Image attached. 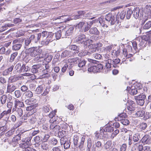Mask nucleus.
I'll list each match as a JSON object with an SVG mask.
<instances>
[{"label": "nucleus", "mask_w": 151, "mask_h": 151, "mask_svg": "<svg viewBox=\"0 0 151 151\" xmlns=\"http://www.w3.org/2000/svg\"><path fill=\"white\" fill-rule=\"evenodd\" d=\"M9 111H6V110L2 112L1 113L0 111V120L5 115L9 114Z\"/></svg>", "instance_id": "55"}, {"label": "nucleus", "mask_w": 151, "mask_h": 151, "mask_svg": "<svg viewBox=\"0 0 151 151\" xmlns=\"http://www.w3.org/2000/svg\"><path fill=\"white\" fill-rule=\"evenodd\" d=\"M42 68L41 65L38 64L34 65L32 67L31 71L34 73H36L40 72Z\"/></svg>", "instance_id": "13"}, {"label": "nucleus", "mask_w": 151, "mask_h": 151, "mask_svg": "<svg viewBox=\"0 0 151 151\" xmlns=\"http://www.w3.org/2000/svg\"><path fill=\"white\" fill-rule=\"evenodd\" d=\"M147 19V18L142 20L141 24V31L142 32H146L147 30L151 27V21H149L145 23V22Z\"/></svg>", "instance_id": "8"}, {"label": "nucleus", "mask_w": 151, "mask_h": 151, "mask_svg": "<svg viewBox=\"0 0 151 151\" xmlns=\"http://www.w3.org/2000/svg\"><path fill=\"white\" fill-rule=\"evenodd\" d=\"M67 133V132L66 131L63 130H60L58 132V135L60 138H65L64 137L66 135Z\"/></svg>", "instance_id": "29"}, {"label": "nucleus", "mask_w": 151, "mask_h": 151, "mask_svg": "<svg viewBox=\"0 0 151 151\" xmlns=\"http://www.w3.org/2000/svg\"><path fill=\"white\" fill-rule=\"evenodd\" d=\"M105 18L106 21L110 22L111 25L115 24L116 26L118 25L119 26L120 25L119 24V21L117 20L115 17L111 13H109L106 14L105 16Z\"/></svg>", "instance_id": "5"}, {"label": "nucleus", "mask_w": 151, "mask_h": 151, "mask_svg": "<svg viewBox=\"0 0 151 151\" xmlns=\"http://www.w3.org/2000/svg\"><path fill=\"white\" fill-rule=\"evenodd\" d=\"M49 142L53 145H55L58 143V141L57 139L54 138H51L49 141Z\"/></svg>", "instance_id": "50"}, {"label": "nucleus", "mask_w": 151, "mask_h": 151, "mask_svg": "<svg viewBox=\"0 0 151 151\" xmlns=\"http://www.w3.org/2000/svg\"><path fill=\"white\" fill-rule=\"evenodd\" d=\"M119 121H120L121 123L124 125H127L129 124V122L128 120L124 118H122V119H120Z\"/></svg>", "instance_id": "34"}, {"label": "nucleus", "mask_w": 151, "mask_h": 151, "mask_svg": "<svg viewBox=\"0 0 151 151\" xmlns=\"http://www.w3.org/2000/svg\"><path fill=\"white\" fill-rule=\"evenodd\" d=\"M60 143L61 145H63L64 148L67 149L69 148L70 142L66 138H61L60 139Z\"/></svg>", "instance_id": "10"}, {"label": "nucleus", "mask_w": 151, "mask_h": 151, "mask_svg": "<svg viewBox=\"0 0 151 151\" xmlns=\"http://www.w3.org/2000/svg\"><path fill=\"white\" fill-rule=\"evenodd\" d=\"M59 17H60V18H58L59 19L60 18L61 19V18H62V19L63 20V22H66L72 19L70 17H68V16L67 15L60 16Z\"/></svg>", "instance_id": "38"}, {"label": "nucleus", "mask_w": 151, "mask_h": 151, "mask_svg": "<svg viewBox=\"0 0 151 151\" xmlns=\"http://www.w3.org/2000/svg\"><path fill=\"white\" fill-rule=\"evenodd\" d=\"M138 92L137 89V88H132L129 91V93L133 95L137 94Z\"/></svg>", "instance_id": "54"}, {"label": "nucleus", "mask_w": 151, "mask_h": 151, "mask_svg": "<svg viewBox=\"0 0 151 151\" xmlns=\"http://www.w3.org/2000/svg\"><path fill=\"white\" fill-rule=\"evenodd\" d=\"M25 102L27 103H28L29 105H31L30 106H27V107L26 109L27 110H31L32 109L35 108L36 106V104L34 105L33 104H31V102L30 101H29V100H27L25 101Z\"/></svg>", "instance_id": "24"}, {"label": "nucleus", "mask_w": 151, "mask_h": 151, "mask_svg": "<svg viewBox=\"0 0 151 151\" xmlns=\"http://www.w3.org/2000/svg\"><path fill=\"white\" fill-rule=\"evenodd\" d=\"M54 36V34L52 33V32H50L48 34V35L47 36V37L46 38H47L48 40H51V42H52L53 40L54 39L53 38V36Z\"/></svg>", "instance_id": "53"}, {"label": "nucleus", "mask_w": 151, "mask_h": 151, "mask_svg": "<svg viewBox=\"0 0 151 151\" xmlns=\"http://www.w3.org/2000/svg\"><path fill=\"white\" fill-rule=\"evenodd\" d=\"M50 32L46 31H43L41 33L31 35L30 37L25 40V47L31 45L38 43L41 38L44 39L47 37Z\"/></svg>", "instance_id": "1"}, {"label": "nucleus", "mask_w": 151, "mask_h": 151, "mask_svg": "<svg viewBox=\"0 0 151 151\" xmlns=\"http://www.w3.org/2000/svg\"><path fill=\"white\" fill-rule=\"evenodd\" d=\"M55 36L56 39H59L61 36H62V30H60L55 33Z\"/></svg>", "instance_id": "37"}, {"label": "nucleus", "mask_w": 151, "mask_h": 151, "mask_svg": "<svg viewBox=\"0 0 151 151\" xmlns=\"http://www.w3.org/2000/svg\"><path fill=\"white\" fill-rule=\"evenodd\" d=\"M14 130H12L8 131L6 134V135L7 137H10L14 134Z\"/></svg>", "instance_id": "60"}, {"label": "nucleus", "mask_w": 151, "mask_h": 151, "mask_svg": "<svg viewBox=\"0 0 151 151\" xmlns=\"http://www.w3.org/2000/svg\"><path fill=\"white\" fill-rule=\"evenodd\" d=\"M140 10L138 7L134 8L132 11L133 16L135 19H137L139 16Z\"/></svg>", "instance_id": "21"}, {"label": "nucleus", "mask_w": 151, "mask_h": 151, "mask_svg": "<svg viewBox=\"0 0 151 151\" xmlns=\"http://www.w3.org/2000/svg\"><path fill=\"white\" fill-rule=\"evenodd\" d=\"M43 90V87L42 85L40 86L37 87L35 91L36 93L37 94H40L41 93Z\"/></svg>", "instance_id": "33"}, {"label": "nucleus", "mask_w": 151, "mask_h": 151, "mask_svg": "<svg viewBox=\"0 0 151 151\" xmlns=\"http://www.w3.org/2000/svg\"><path fill=\"white\" fill-rule=\"evenodd\" d=\"M134 99L138 105L143 106L145 103V100L146 99V96L143 93H140L138 96H135Z\"/></svg>", "instance_id": "7"}, {"label": "nucleus", "mask_w": 151, "mask_h": 151, "mask_svg": "<svg viewBox=\"0 0 151 151\" xmlns=\"http://www.w3.org/2000/svg\"><path fill=\"white\" fill-rule=\"evenodd\" d=\"M79 136V134L74 135L73 137V143L75 146H78L80 149H81L83 148L84 145L86 136L83 135L82 137L81 142L78 143Z\"/></svg>", "instance_id": "4"}, {"label": "nucleus", "mask_w": 151, "mask_h": 151, "mask_svg": "<svg viewBox=\"0 0 151 151\" xmlns=\"http://www.w3.org/2000/svg\"><path fill=\"white\" fill-rule=\"evenodd\" d=\"M41 147L43 150L47 151L49 149V145L47 144L43 143L41 145Z\"/></svg>", "instance_id": "49"}, {"label": "nucleus", "mask_w": 151, "mask_h": 151, "mask_svg": "<svg viewBox=\"0 0 151 151\" xmlns=\"http://www.w3.org/2000/svg\"><path fill=\"white\" fill-rule=\"evenodd\" d=\"M31 138L29 137V138H25L24 141H22V143L19 145L20 147L24 149V151H27V149H29L31 146L30 140Z\"/></svg>", "instance_id": "6"}, {"label": "nucleus", "mask_w": 151, "mask_h": 151, "mask_svg": "<svg viewBox=\"0 0 151 151\" xmlns=\"http://www.w3.org/2000/svg\"><path fill=\"white\" fill-rule=\"evenodd\" d=\"M86 63V61L85 60L79 59V60L78 62V67L79 68L82 67L85 65Z\"/></svg>", "instance_id": "31"}, {"label": "nucleus", "mask_w": 151, "mask_h": 151, "mask_svg": "<svg viewBox=\"0 0 151 151\" xmlns=\"http://www.w3.org/2000/svg\"><path fill=\"white\" fill-rule=\"evenodd\" d=\"M24 106L23 103L19 100H15L14 106L17 107V106L19 107H23Z\"/></svg>", "instance_id": "27"}, {"label": "nucleus", "mask_w": 151, "mask_h": 151, "mask_svg": "<svg viewBox=\"0 0 151 151\" xmlns=\"http://www.w3.org/2000/svg\"><path fill=\"white\" fill-rule=\"evenodd\" d=\"M89 19V18H85V19H83L82 22H80L76 25V29L78 28L80 30H81L83 26L86 25V24L87 23L88 24V21Z\"/></svg>", "instance_id": "14"}, {"label": "nucleus", "mask_w": 151, "mask_h": 151, "mask_svg": "<svg viewBox=\"0 0 151 151\" xmlns=\"http://www.w3.org/2000/svg\"><path fill=\"white\" fill-rule=\"evenodd\" d=\"M91 55V53L86 50H84L78 54L79 56H83L86 55Z\"/></svg>", "instance_id": "28"}, {"label": "nucleus", "mask_w": 151, "mask_h": 151, "mask_svg": "<svg viewBox=\"0 0 151 151\" xmlns=\"http://www.w3.org/2000/svg\"><path fill=\"white\" fill-rule=\"evenodd\" d=\"M17 52H14L11 55V56L9 59V61L11 62H13L15 58L17 56Z\"/></svg>", "instance_id": "36"}, {"label": "nucleus", "mask_w": 151, "mask_h": 151, "mask_svg": "<svg viewBox=\"0 0 151 151\" xmlns=\"http://www.w3.org/2000/svg\"><path fill=\"white\" fill-rule=\"evenodd\" d=\"M14 26V24H6L3 25L2 29L0 30V32H2L7 29L8 27H12Z\"/></svg>", "instance_id": "26"}, {"label": "nucleus", "mask_w": 151, "mask_h": 151, "mask_svg": "<svg viewBox=\"0 0 151 151\" xmlns=\"http://www.w3.org/2000/svg\"><path fill=\"white\" fill-rule=\"evenodd\" d=\"M132 13V10L131 9H128V10L127 12L126 15V18L127 19H129L130 18Z\"/></svg>", "instance_id": "45"}, {"label": "nucleus", "mask_w": 151, "mask_h": 151, "mask_svg": "<svg viewBox=\"0 0 151 151\" xmlns=\"http://www.w3.org/2000/svg\"><path fill=\"white\" fill-rule=\"evenodd\" d=\"M22 43L19 39L14 40L13 42L12 50L15 51L19 50L22 46Z\"/></svg>", "instance_id": "9"}, {"label": "nucleus", "mask_w": 151, "mask_h": 151, "mask_svg": "<svg viewBox=\"0 0 151 151\" xmlns=\"http://www.w3.org/2000/svg\"><path fill=\"white\" fill-rule=\"evenodd\" d=\"M111 142L110 141H107L104 145V147L106 149H109L111 146Z\"/></svg>", "instance_id": "58"}, {"label": "nucleus", "mask_w": 151, "mask_h": 151, "mask_svg": "<svg viewBox=\"0 0 151 151\" xmlns=\"http://www.w3.org/2000/svg\"><path fill=\"white\" fill-rule=\"evenodd\" d=\"M52 56L51 55H47V57L45 59V60L47 63L50 62L52 60Z\"/></svg>", "instance_id": "57"}, {"label": "nucleus", "mask_w": 151, "mask_h": 151, "mask_svg": "<svg viewBox=\"0 0 151 151\" xmlns=\"http://www.w3.org/2000/svg\"><path fill=\"white\" fill-rule=\"evenodd\" d=\"M88 71L89 72L96 73L101 71L103 68V66L101 64H96L94 63L95 62L94 60L90 59H88Z\"/></svg>", "instance_id": "2"}, {"label": "nucleus", "mask_w": 151, "mask_h": 151, "mask_svg": "<svg viewBox=\"0 0 151 151\" xmlns=\"http://www.w3.org/2000/svg\"><path fill=\"white\" fill-rule=\"evenodd\" d=\"M15 96L17 98L20 97L22 94V92L20 90H16L14 92Z\"/></svg>", "instance_id": "51"}, {"label": "nucleus", "mask_w": 151, "mask_h": 151, "mask_svg": "<svg viewBox=\"0 0 151 151\" xmlns=\"http://www.w3.org/2000/svg\"><path fill=\"white\" fill-rule=\"evenodd\" d=\"M29 46L27 47L26 48L25 46L24 48L26 49V52H29L31 56L35 57L41 53L42 50L40 47H33L28 48Z\"/></svg>", "instance_id": "3"}, {"label": "nucleus", "mask_w": 151, "mask_h": 151, "mask_svg": "<svg viewBox=\"0 0 151 151\" xmlns=\"http://www.w3.org/2000/svg\"><path fill=\"white\" fill-rule=\"evenodd\" d=\"M114 131V128L111 126H107L100 130V132L101 135L104 134V132H111Z\"/></svg>", "instance_id": "17"}, {"label": "nucleus", "mask_w": 151, "mask_h": 151, "mask_svg": "<svg viewBox=\"0 0 151 151\" xmlns=\"http://www.w3.org/2000/svg\"><path fill=\"white\" fill-rule=\"evenodd\" d=\"M127 147V145L126 144H123L120 147V151H125Z\"/></svg>", "instance_id": "64"}, {"label": "nucleus", "mask_w": 151, "mask_h": 151, "mask_svg": "<svg viewBox=\"0 0 151 151\" xmlns=\"http://www.w3.org/2000/svg\"><path fill=\"white\" fill-rule=\"evenodd\" d=\"M22 21V19L20 18H17L13 20V22L16 25H18Z\"/></svg>", "instance_id": "48"}, {"label": "nucleus", "mask_w": 151, "mask_h": 151, "mask_svg": "<svg viewBox=\"0 0 151 151\" xmlns=\"http://www.w3.org/2000/svg\"><path fill=\"white\" fill-rule=\"evenodd\" d=\"M141 139L140 134L139 133H136L132 136L133 141L134 142H138Z\"/></svg>", "instance_id": "25"}, {"label": "nucleus", "mask_w": 151, "mask_h": 151, "mask_svg": "<svg viewBox=\"0 0 151 151\" xmlns=\"http://www.w3.org/2000/svg\"><path fill=\"white\" fill-rule=\"evenodd\" d=\"M17 86L13 84L8 83L7 87V92L12 93L16 89Z\"/></svg>", "instance_id": "15"}, {"label": "nucleus", "mask_w": 151, "mask_h": 151, "mask_svg": "<svg viewBox=\"0 0 151 151\" xmlns=\"http://www.w3.org/2000/svg\"><path fill=\"white\" fill-rule=\"evenodd\" d=\"M147 127V124L146 123H142L139 126V129L140 131L145 129Z\"/></svg>", "instance_id": "40"}, {"label": "nucleus", "mask_w": 151, "mask_h": 151, "mask_svg": "<svg viewBox=\"0 0 151 151\" xmlns=\"http://www.w3.org/2000/svg\"><path fill=\"white\" fill-rule=\"evenodd\" d=\"M89 33L91 35H98L100 34L99 31L97 28L95 27L90 28L89 31Z\"/></svg>", "instance_id": "19"}, {"label": "nucleus", "mask_w": 151, "mask_h": 151, "mask_svg": "<svg viewBox=\"0 0 151 151\" xmlns=\"http://www.w3.org/2000/svg\"><path fill=\"white\" fill-rule=\"evenodd\" d=\"M93 56L96 59H101L102 56L99 53H96L93 54Z\"/></svg>", "instance_id": "61"}, {"label": "nucleus", "mask_w": 151, "mask_h": 151, "mask_svg": "<svg viewBox=\"0 0 151 151\" xmlns=\"http://www.w3.org/2000/svg\"><path fill=\"white\" fill-rule=\"evenodd\" d=\"M145 111L143 110L139 111L135 113V115L136 117H141L145 115Z\"/></svg>", "instance_id": "30"}, {"label": "nucleus", "mask_w": 151, "mask_h": 151, "mask_svg": "<svg viewBox=\"0 0 151 151\" xmlns=\"http://www.w3.org/2000/svg\"><path fill=\"white\" fill-rule=\"evenodd\" d=\"M71 52L67 50H65L63 51L61 54V57L62 58H64L70 56L71 55Z\"/></svg>", "instance_id": "23"}, {"label": "nucleus", "mask_w": 151, "mask_h": 151, "mask_svg": "<svg viewBox=\"0 0 151 151\" xmlns=\"http://www.w3.org/2000/svg\"><path fill=\"white\" fill-rule=\"evenodd\" d=\"M22 68V66L21 65V64L20 63H18L15 65L14 67V69L17 70V71L21 72Z\"/></svg>", "instance_id": "47"}, {"label": "nucleus", "mask_w": 151, "mask_h": 151, "mask_svg": "<svg viewBox=\"0 0 151 151\" xmlns=\"http://www.w3.org/2000/svg\"><path fill=\"white\" fill-rule=\"evenodd\" d=\"M51 40L47 39L46 38V39L45 40H42L40 42V44L41 45H47L49 44L50 42H51Z\"/></svg>", "instance_id": "41"}, {"label": "nucleus", "mask_w": 151, "mask_h": 151, "mask_svg": "<svg viewBox=\"0 0 151 151\" xmlns=\"http://www.w3.org/2000/svg\"><path fill=\"white\" fill-rule=\"evenodd\" d=\"M19 76H11L8 78L9 82L10 83H12L17 81L19 80Z\"/></svg>", "instance_id": "22"}, {"label": "nucleus", "mask_w": 151, "mask_h": 151, "mask_svg": "<svg viewBox=\"0 0 151 151\" xmlns=\"http://www.w3.org/2000/svg\"><path fill=\"white\" fill-rule=\"evenodd\" d=\"M29 69V68L28 66H26L25 65L23 64L22 65V72H27Z\"/></svg>", "instance_id": "52"}, {"label": "nucleus", "mask_w": 151, "mask_h": 151, "mask_svg": "<svg viewBox=\"0 0 151 151\" xmlns=\"http://www.w3.org/2000/svg\"><path fill=\"white\" fill-rule=\"evenodd\" d=\"M25 96L27 98H30L33 96V93L30 91H26L24 93Z\"/></svg>", "instance_id": "44"}, {"label": "nucleus", "mask_w": 151, "mask_h": 151, "mask_svg": "<svg viewBox=\"0 0 151 151\" xmlns=\"http://www.w3.org/2000/svg\"><path fill=\"white\" fill-rule=\"evenodd\" d=\"M13 105V103L11 102H9L7 104V107L9 108V109L7 111H9V113H10L11 111V109Z\"/></svg>", "instance_id": "56"}, {"label": "nucleus", "mask_w": 151, "mask_h": 151, "mask_svg": "<svg viewBox=\"0 0 151 151\" xmlns=\"http://www.w3.org/2000/svg\"><path fill=\"white\" fill-rule=\"evenodd\" d=\"M85 12L84 11H80L78 12V14L74 17L75 19H82L83 20L85 19L87 17L85 14Z\"/></svg>", "instance_id": "16"}, {"label": "nucleus", "mask_w": 151, "mask_h": 151, "mask_svg": "<svg viewBox=\"0 0 151 151\" xmlns=\"http://www.w3.org/2000/svg\"><path fill=\"white\" fill-rule=\"evenodd\" d=\"M74 28L73 27H70L66 31L62 29V37H66L72 34L73 32Z\"/></svg>", "instance_id": "11"}, {"label": "nucleus", "mask_w": 151, "mask_h": 151, "mask_svg": "<svg viewBox=\"0 0 151 151\" xmlns=\"http://www.w3.org/2000/svg\"><path fill=\"white\" fill-rule=\"evenodd\" d=\"M7 96L5 95H3L0 97V101L2 104H4L6 103L7 100Z\"/></svg>", "instance_id": "43"}, {"label": "nucleus", "mask_w": 151, "mask_h": 151, "mask_svg": "<svg viewBox=\"0 0 151 151\" xmlns=\"http://www.w3.org/2000/svg\"><path fill=\"white\" fill-rule=\"evenodd\" d=\"M21 134L19 133L14 137L12 139V141L14 142H17L19 140L21 139Z\"/></svg>", "instance_id": "35"}, {"label": "nucleus", "mask_w": 151, "mask_h": 151, "mask_svg": "<svg viewBox=\"0 0 151 151\" xmlns=\"http://www.w3.org/2000/svg\"><path fill=\"white\" fill-rule=\"evenodd\" d=\"M6 79L3 77H0V83L2 84H4L6 83Z\"/></svg>", "instance_id": "63"}, {"label": "nucleus", "mask_w": 151, "mask_h": 151, "mask_svg": "<svg viewBox=\"0 0 151 151\" xmlns=\"http://www.w3.org/2000/svg\"><path fill=\"white\" fill-rule=\"evenodd\" d=\"M79 58H78L76 57L75 58H72L69 60V62L71 63H73L75 64H76L79 60Z\"/></svg>", "instance_id": "42"}, {"label": "nucleus", "mask_w": 151, "mask_h": 151, "mask_svg": "<svg viewBox=\"0 0 151 151\" xmlns=\"http://www.w3.org/2000/svg\"><path fill=\"white\" fill-rule=\"evenodd\" d=\"M126 15V12L125 11H123L121 12L119 15L120 18L121 19H123Z\"/></svg>", "instance_id": "59"}, {"label": "nucleus", "mask_w": 151, "mask_h": 151, "mask_svg": "<svg viewBox=\"0 0 151 151\" xmlns=\"http://www.w3.org/2000/svg\"><path fill=\"white\" fill-rule=\"evenodd\" d=\"M84 40H86V35L82 33L79 34L76 37V41L78 42V43L86 45L87 42Z\"/></svg>", "instance_id": "12"}, {"label": "nucleus", "mask_w": 151, "mask_h": 151, "mask_svg": "<svg viewBox=\"0 0 151 151\" xmlns=\"http://www.w3.org/2000/svg\"><path fill=\"white\" fill-rule=\"evenodd\" d=\"M68 66V64L65 63L61 69V71L63 73L65 72Z\"/></svg>", "instance_id": "62"}, {"label": "nucleus", "mask_w": 151, "mask_h": 151, "mask_svg": "<svg viewBox=\"0 0 151 151\" xmlns=\"http://www.w3.org/2000/svg\"><path fill=\"white\" fill-rule=\"evenodd\" d=\"M112 65L114 68H117L118 67L117 64H119L120 61V60L119 59H116L114 60H112Z\"/></svg>", "instance_id": "32"}, {"label": "nucleus", "mask_w": 151, "mask_h": 151, "mask_svg": "<svg viewBox=\"0 0 151 151\" xmlns=\"http://www.w3.org/2000/svg\"><path fill=\"white\" fill-rule=\"evenodd\" d=\"M142 142L145 143L146 144H151V137L149 136L148 135H145L141 139Z\"/></svg>", "instance_id": "18"}, {"label": "nucleus", "mask_w": 151, "mask_h": 151, "mask_svg": "<svg viewBox=\"0 0 151 151\" xmlns=\"http://www.w3.org/2000/svg\"><path fill=\"white\" fill-rule=\"evenodd\" d=\"M14 114L17 117H20L23 114V110L20 108H17L14 111Z\"/></svg>", "instance_id": "20"}, {"label": "nucleus", "mask_w": 151, "mask_h": 151, "mask_svg": "<svg viewBox=\"0 0 151 151\" xmlns=\"http://www.w3.org/2000/svg\"><path fill=\"white\" fill-rule=\"evenodd\" d=\"M112 61L111 60H108L106 63V67L107 69H110L112 65Z\"/></svg>", "instance_id": "46"}, {"label": "nucleus", "mask_w": 151, "mask_h": 151, "mask_svg": "<svg viewBox=\"0 0 151 151\" xmlns=\"http://www.w3.org/2000/svg\"><path fill=\"white\" fill-rule=\"evenodd\" d=\"M70 48L71 50H75L76 53H78L79 52V48L78 47L75 45H71L70 47Z\"/></svg>", "instance_id": "39"}]
</instances>
